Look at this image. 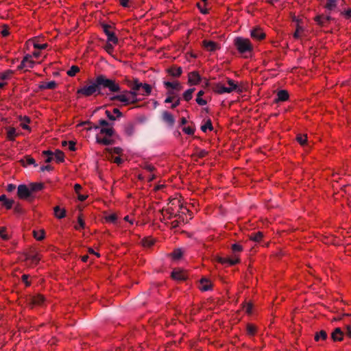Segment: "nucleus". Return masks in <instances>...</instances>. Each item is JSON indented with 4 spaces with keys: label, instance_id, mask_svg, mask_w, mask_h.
Returning a JSON list of instances; mask_svg holds the SVG:
<instances>
[{
    "label": "nucleus",
    "instance_id": "f257e3e1",
    "mask_svg": "<svg viewBox=\"0 0 351 351\" xmlns=\"http://www.w3.org/2000/svg\"><path fill=\"white\" fill-rule=\"evenodd\" d=\"M77 93L84 97L91 95H104L100 90L99 84H97V76L95 80H90L87 85H85L77 90Z\"/></svg>",
    "mask_w": 351,
    "mask_h": 351
},
{
    "label": "nucleus",
    "instance_id": "f03ea898",
    "mask_svg": "<svg viewBox=\"0 0 351 351\" xmlns=\"http://www.w3.org/2000/svg\"><path fill=\"white\" fill-rule=\"evenodd\" d=\"M97 84H99L100 90L108 88L111 93L121 92V87L115 80L107 78L104 75H97Z\"/></svg>",
    "mask_w": 351,
    "mask_h": 351
},
{
    "label": "nucleus",
    "instance_id": "7ed1b4c3",
    "mask_svg": "<svg viewBox=\"0 0 351 351\" xmlns=\"http://www.w3.org/2000/svg\"><path fill=\"white\" fill-rule=\"evenodd\" d=\"M234 43L240 53H251L253 51V45L248 38L237 37L234 40Z\"/></svg>",
    "mask_w": 351,
    "mask_h": 351
},
{
    "label": "nucleus",
    "instance_id": "20e7f679",
    "mask_svg": "<svg viewBox=\"0 0 351 351\" xmlns=\"http://www.w3.org/2000/svg\"><path fill=\"white\" fill-rule=\"evenodd\" d=\"M228 84L230 85V87H226L221 84H217L214 88V90L219 94H223L225 93H230L234 90H236L237 92H241V89L238 87L237 84L233 80L228 79Z\"/></svg>",
    "mask_w": 351,
    "mask_h": 351
},
{
    "label": "nucleus",
    "instance_id": "39448f33",
    "mask_svg": "<svg viewBox=\"0 0 351 351\" xmlns=\"http://www.w3.org/2000/svg\"><path fill=\"white\" fill-rule=\"evenodd\" d=\"M101 26L104 32L108 37V42H111L113 44H117L118 38L116 36L114 33L110 30L112 28V26L108 24H102Z\"/></svg>",
    "mask_w": 351,
    "mask_h": 351
},
{
    "label": "nucleus",
    "instance_id": "423d86ee",
    "mask_svg": "<svg viewBox=\"0 0 351 351\" xmlns=\"http://www.w3.org/2000/svg\"><path fill=\"white\" fill-rule=\"evenodd\" d=\"M27 301L28 305L32 308L34 306H42L45 302V298L40 294H37L36 295L29 296V298L27 299Z\"/></svg>",
    "mask_w": 351,
    "mask_h": 351
},
{
    "label": "nucleus",
    "instance_id": "0eeeda50",
    "mask_svg": "<svg viewBox=\"0 0 351 351\" xmlns=\"http://www.w3.org/2000/svg\"><path fill=\"white\" fill-rule=\"evenodd\" d=\"M17 195L21 199H27L32 195L31 190L25 184H20L17 189Z\"/></svg>",
    "mask_w": 351,
    "mask_h": 351
},
{
    "label": "nucleus",
    "instance_id": "6e6552de",
    "mask_svg": "<svg viewBox=\"0 0 351 351\" xmlns=\"http://www.w3.org/2000/svg\"><path fill=\"white\" fill-rule=\"evenodd\" d=\"M24 256L26 260H30L34 264H38L40 260L39 254L33 248L24 253Z\"/></svg>",
    "mask_w": 351,
    "mask_h": 351
},
{
    "label": "nucleus",
    "instance_id": "1a4fd4ad",
    "mask_svg": "<svg viewBox=\"0 0 351 351\" xmlns=\"http://www.w3.org/2000/svg\"><path fill=\"white\" fill-rule=\"evenodd\" d=\"M32 56L29 54L26 55L21 64L18 66L19 70L25 69L26 71L29 68H33L34 65V62L31 59Z\"/></svg>",
    "mask_w": 351,
    "mask_h": 351
},
{
    "label": "nucleus",
    "instance_id": "9d476101",
    "mask_svg": "<svg viewBox=\"0 0 351 351\" xmlns=\"http://www.w3.org/2000/svg\"><path fill=\"white\" fill-rule=\"evenodd\" d=\"M121 94L113 95L110 97V101H119L122 102L125 106L129 105L128 96L125 93L121 90Z\"/></svg>",
    "mask_w": 351,
    "mask_h": 351
},
{
    "label": "nucleus",
    "instance_id": "9b49d317",
    "mask_svg": "<svg viewBox=\"0 0 351 351\" xmlns=\"http://www.w3.org/2000/svg\"><path fill=\"white\" fill-rule=\"evenodd\" d=\"M251 37L256 40H261L265 38V34L259 27H255L250 31Z\"/></svg>",
    "mask_w": 351,
    "mask_h": 351
},
{
    "label": "nucleus",
    "instance_id": "f8f14e48",
    "mask_svg": "<svg viewBox=\"0 0 351 351\" xmlns=\"http://www.w3.org/2000/svg\"><path fill=\"white\" fill-rule=\"evenodd\" d=\"M163 84L167 89L175 90L177 91H180L182 89V86L178 81H175L173 82L164 81Z\"/></svg>",
    "mask_w": 351,
    "mask_h": 351
},
{
    "label": "nucleus",
    "instance_id": "ddd939ff",
    "mask_svg": "<svg viewBox=\"0 0 351 351\" xmlns=\"http://www.w3.org/2000/svg\"><path fill=\"white\" fill-rule=\"evenodd\" d=\"M162 120L167 123L170 127H173L175 123V119L173 116L168 111L162 112Z\"/></svg>",
    "mask_w": 351,
    "mask_h": 351
},
{
    "label": "nucleus",
    "instance_id": "4468645a",
    "mask_svg": "<svg viewBox=\"0 0 351 351\" xmlns=\"http://www.w3.org/2000/svg\"><path fill=\"white\" fill-rule=\"evenodd\" d=\"M202 78L197 71H193L189 73V84L191 85L198 84Z\"/></svg>",
    "mask_w": 351,
    "mask_h": 351
},
{
    "label": "nucleus",
    "instance_id": "2eb2a0df",
    "mask_svg": "<svg viewBox=\"0 0 351 351\" xmlns=\"http://www.w3.org/2000/svg\"><path fill=\"white\" fill-rule=\"evenodd\" d=\"M167 72L173 77H178L182 73V69L180 66H172L167 69Z\"/></svg>",
    "mask_w": 351,
    "mask_h": 351
},
{
    "label": "nucleus",
    "instance_id": "dca6fc26",
    "mask_svg": "<svg viewBox=\"0 0 351 351\" xmlns=\"http://www.w3.org/2000/svg\"><path fill=\"white\" fill-rule=\"evenodd\" d=\"M331 19L330 16L317 15L315 17V21L319 26H325Z\"/></svg>",
    "mask_w": 351,
    "mask_h": 351
},
{
    "label": "nucleus",
    "instance_id": "f3484780",
    "mask_svg": "<svg viewBox=\"0 0 351 351\" xmlns=\"http://www.w3.org/2000/svg\"><path fill=\"white\" fill-rule=\"evenodd\" d=\"M331 338L334 341H341L343 339V332L340 328H336L331 334Z\"/></svg>",
    "mask_w": 351,
    "mask_h": 351
},
{
    "label": "nucleus",
    "instance_id": "a211bd4d",
    "mask_svg": "<svg viewBox=\"0 0 351 351\" xmlns=\"http://www.w3.org/2000/svg\"><path fill=\"white\" fill-rule=\"evenodd\" d=\"M0 202H2V205L7 209H10L14 204V201L12 199H8L5 195H0Z\"/></svg>",
    "mask_w": 351,
    "mask_h": 351
},
{
    "label": "nucleus",
    "instance_id": "6ab92c4d",
    "mask_svg": "<svg viewBox=\"0 0 351 351\" xmlns=\"http://www.w3.org/2000/svg\"><path fill=\"white\" fill-rule=\"evenodd\" d=\"M171 278L176 280H185L187 278V276L182 271L173 270L171 272Z\"/></svg>",
    "mask_w": 351,
    "mask_h": 351
},
{
    "label": "nucleus",
    "instance_id": "aec40b11",
    "mask_svg": "<svg viewBox=\"0 0 351 351\" xmlns=\"http://www.w3.org/2000/svg\"><path fill=\"white\" fill-rule=\"evenodd\" d=\"M203 45L208 51H214L219 49V45L215 42L211 40H203Z\"/></svg>",
    "mask_w": 351,
    "mask_h": 351
},
{
    "label": "nucleus",
    "instance_id": "412c9836",
    "mask_svg": "<svg viewBox=\"0 0 351 351\" xmlns=\"http://www.w3.org/2000/svg\"><path fill=\"white\" fill-rule=\"evenodd\" d=\"M289 99V93L285 90H280L277 93V98L274 99L276 103L279 101H285Z\"/></svg>",
    "mask_w": 351,
    "mask_h": 351
},
{
    "label": "nucleus",
    "instance_id": "4be33fe9",
    "mask_svg": "<svg viewBox=\"0 0 351 351\" xmlns=\"http://www.w3.org/2000/svg\"><path fill=\"white\" fill-rule=\"evenodd\" d=\"M124 132L128 136H132L135 133V124L133 123H128L124 127Z\"/></svg>",
    "mask_w": 351,
    "mask_h": 351
},
{
    "label": "nucleus",
    "instance_id": "5701e85b",
    "mask_svg": "<svg viewBox=\"0 0 351 351\" xmlns=\"http://www.w3.org/2000/svg\"><path fill=\"white\" fill-rule=\"evenodd\" d=\"M200 289L203 291H208L211 288V283L210 280L206 278H202L200 280Z\"/></svg>",
    "mask_w": 351,
    "mask_h": 351
},
{
    "label": "nucleus",
    "instance_id": "b1692460",
    "mask_svg": "<svg viewBox=\"0 0 351 351\" xmlns=\"http://www.w3.org/2000/svg\"><path fill=\"white\" fill-rule=\"evenodd\" d=\"M110 125H112V124H110L106 120H105V119H100L99 121V125L90 126L89 128H87L86 130H90L92 128H94L95 130H99L101 128H106V127H108V126H110Z\"/></svg>",
    "mask_w": 351,
    "mask_h": 351
},
{
    "label": "nucleus",
    "instance_id": "393cba45",
    "mask_svg": "<svg viewBox=\"0 0 351 351\" xmlns=\"http://www.w3.org/2000/svg\"><path fill=\"white\" fill-rule=\"evenodd\" d=\"M23 167H26L27 165H34V167H37V164L36 163V160L32 158L30 156H25L24 159L21 160Z\"/></svg>",
    "mask_w": 351,
    "mask_h": 351
},
{
    "label": "nucleus",
    "instance_id": "a878e982",
    "mask_svg": "<svg viewBox=\"0 0 351 351\" xmlns=\"http://www.w3.org/2000/svg\"><path fill=\"white\" fill-rule=\"evenodd\" d=\"M53 210L54 215L58 219H62L66 216V210L61 209L58 206L54 207Z\"/></svg>",
    "mask_w": 351,
    "mask_h": 351
},
{
    "label": "nucleus",
    "instance_id": "bb28decb",
    "mask_svg": "<svg viewBox=\"0 0 351 351\" xmlns=\"http://www.w3.org/2000/svg\"><path fill=\"white\" fill-rule=\"evenodd\" d=\"M114 133V130L112 125L106 128H100V134H105L107 136H112Z\"/></svg>",
    "mask_w": 351,
    "mask_h": 351
},
{
    "label": "nucleus",
    "instance_id": "cd10ccee",
    "mask_svg": "<svg viewBox=\"0 0 351 351\" xmlns=\"http://www.w3.org/2000/svg\"><path fill=\"white\" fill-rule=\"evenodd\" d=\"M96 141L99 144H102L105 145H112L114 143V140L109 139L108 138H100L98 136L96 137Z\"/></svg>",
    "mask_w": 351,
    "mask_h": 351
},
{
    "label": "nucleus",
    "instance_id": "c85d7f7f",
    "mask_svg": "<svg viewBox=\"0 0 351 351\" xmlns=\"http://www.w3.org/2000/svg\"><path fill=\"white\" fill-rule=\"evenodd\" d=\"M128 86L132 90L138 91L143 86V83L140 82L137 79H134L132 82L128 84Z\"/></svg>",
    "mask_w": 351,
    "mask_h": 351
},
{
    "label": "nucleus",
    "instance_id": "c756f323",
    "mask_svg": "<svg viewBox=\"0 0 351 351\" xmlns=\"http://www.w3.org/2000/svg\"><path fill=\"white\" fill-rule=\"evenodd\" d=\"M53 156L57 162H62L64 160V154L60 149L56 150Z\"/></svg>",
    "mask_w": 351,
    "mask_h": 351
},
{
    "label": "nucleus",
    "instance_id": "7c9ffc66",
    "mask_svg": "<svg viewBox=\"0 0 351 351\" xmlns=\"http://www.w3.org/2000/svg\"><path fill=\"white\" fill-rule=\"evenodd\" d=\"M44 188V184L43 183H31L29 184V189L31 190V193L36 192L38 191H41Z\"/></svg>",
    "mask_w": 351,
    "mask_h": 351
},
{
    "label": "nucleus",
    "instance_id": "2f4dec72",
    "mask_svg": "<svg viewBox=\"0 0 351 351\" xmlns=\"http://www.w3.org/2000/svg\"><path fill=\"white\" fill-rule=\"evenodd\" d=\"M17 134L14 128H8L7 129V138L10 141H14Z\"/></svg>",
    "mask_w": 351,
    "mask_h": 351
},
{
    "label": "nucleus",
    "instance_id": "473e14b6",
    "mask_svg": "<svg viewBox=\"0 0 351 351\" xmlns=\"http://www.w3.org/2000/svg\"><path fill=\"white\" fill-rule=\"evenodd\" d=\"M263 237V234L262 232H257L254 233H252L250 236L251 240L255 242H259Z\"/></svg>",
    "mask_w": 351,
    "mask_h": 351
},
{
    "label": "nucleus",
    "instance_id": "72a5a7b5",
    "mask_svg": "<svg viewBox=\"0 0 351 351\" xmlns=\"http://www.w3.org/2000/svg\"><path fill=\"white\" fill-rule=\"evenodd\" d=\"M195 91V88H189L183 93V98L185 101H189L193 97V93Z\"/></svg>",
    "mask_w": 351,
    "mask_h": 351
},
{
    "label": "nucleus",
    "instance_id": "f704fd0d",
    "mask_svg": "<svg viewBox=\"0 0 351 351\" xmlns=\"http://www.w3.org/2000/svg\"><path fill=\"white\" fill-rule=\"evenodd\" d=\"M204 94V92L203 90H199L198 93H197V98H196V102L199 105V106H204L207 104V101L205 100V99H203L202 98V96Z\"/></svg>",
    "mask_w": 351,
    "mask_h": 351
},
{
    "label": "nucleus",
    "instance_id": "c9c22d12",
    "mask_svg": "<svg viewBox=\"0 0 351 351\" xmlns=\"http://www.w3.org/2000/svg\"><path fill=\"white\" fill-rule=\"evenodd\" d=\"M328 335L325 330H321L315 335V340L318 341L319 339L326 340Z\"/></svg>",
    "mask_w": 351,
    "mask_h": 351
},
{
    "label": "nucleus",
    "instance_id": "e433bc0d",
    "mask_svg": "<svg viewBox=\"0 0 351 351\" xmlns=\"http://www.w3.org/2000/svg\"><path fill=\"white\" fill-rule=\"evenodd\" d=\"M43 155L47 156L45 162L49 163L53 159V152L50 150H45L43 152Z\"/></svg>",
    "mask_w": 351,
    "mask_h": 351
},
{
    "label": "nucleus",
    "instance_id": "4c0bfd02",
    "mask_svg": "<svg viewBox=\"0 0 351 351\" xmlns=\"http://www.w3.org/2000/svg\"><path fill=\"white\" fill-rule=\"evenodd\" d=\"M201 130L204 132H206L207 130H209L210 131L213 130L212 121L210 119L206 121L204 125L201 126Z\"/></svg>",
    "mask_w": 351,
    "mask_h": 351
},
{
    "label": "nucleus",
    "instance_id": "58836bf2",
    "mask_svg": "<svg viewBox=\"0 0 351 351\" xmlns=\"http://www.w3.org/2000/svg\"><path fill=\"white\" fill-rule=\"evenodd\" d=\"M141 243L144 247H149L154 245V240L153 239L149 238V237L144 238L141 241Z\"/></svg>",
    "mask_w": 351,
    "mask_h": 351
},
{
    "label": "nucleus",
    "instance_id": "ea45409f",
    "mask_svg": "<svg viewBox=\"0 0 351 351\" xmlns=\"http://www.w3.org/2000/svg\"><path fill=\"white\" fill-rule=\"evenodd\" d=\"M246 330L249 336H254L256 332V328L255 326L248 324L246 326Z\"/></svg>",
    "mask_w": 351,
    "mask_h": 351
},
{
    "label": "nucleus",
    "instance_id": "a19ab883",
    "mask_svg": "<svg viewBox=\"0 0 351 351\" xmlns=\"http://www.w3.org/2000/svg\"><path fill=\"white\" fill-rule=\"evenodd\" d=\"M297 25L295 33L293 34V37L295 38H299L300 37V34L304 31V28L300 25L299 21L296 20Z\"/></svg>",
    "mask_w": 351,
    "mask_h": 351
},
{
    "label": "nucleus",
    "instance_id": "79ce46f5",
    "mask_svg": "<svg viewBox=\"0 0 351 351\" xmlns=\"http://www.w3.org/2000/svg\"><path fill=\"white\" fill-rule=\"evenodd\" d=\"M14 73V71L12 70H6L5 71L0 73V79L1 80H6L10 77V76Z\"/></svg>",
    "mask_w": 351,
    "mask_h": 351
},
{
    "label": "nucleus",
    "instance_id": "37998d69",
    "mask_svg": "<svg viewBox=\"0 0 351 351\" xmlns=\"http://www.w3.org/2000/svg\"><path fill=\"white\" fill-rule=\"evenodd\" d=\"M34 237L38 241H41L45 238V231L43 230L37 232L36 230L33 231Z\"/></svg>",
    "mask_w": 351,
    "mask_h": 351
},
{
    "label": "nucleus",
    "instance_id": "c03bdc74",
    "mask_svg": "<svg viewBox=\"0 0 351 351\" xmlns=\"http://www.w3.org/2000/svg\"><path fill=\"white\" fill-rule=\"evenodd\" d=\"M337 6V0H327L325 8L328 10H332Z\"/></svg>",
    "mask_w": 351,
    "mask_h": 351
},
{
    "label": "nucleus",
    "instance_id": "a18cd8bd",
    "mask_svg": "<svg viewBox=\"0 0 351 351\" xmlns=\"http://www.w3.org/2000/svg\"><path fill=\"white\" fill-rule=\"evenodd\" d=\"M80 71V68L77 66L73 65L70 69L66 72L69 76H75L77 73Z\"/></svg>",
    "mask_w": 351,
    "mask_h": 351
},
{
    "label": "nucleus",
    "instance_id": "49530a36",
    "mask_svg": "<svg viewBox=\"0 0 351 351\" xmlns=\"http://www.w3.org/2000/svg\"><path fill=\"white\" fill-rule=\"evenodd\" d=\"M296 140L301 145H304L306 143L307 136L306 135L298 134Z\"/></svg>",
    "mask_w": 351,
    "mask_h": 351
},
{
    "label": "nucleus",
    "instance_id": "de8ad7c7",
    "mask_svg": "<svg viewBox=\"0 0 351 351\" xmlns=\"http://www.w3.org/2000/svg\"><path fill=\"white\" fill-rule=\"evenodd\" d=\"M106 151L110 154H120L122 153L123 149L119 147H115L112 148H107Z\"/></svg>",
    "mask_w": 351,
    "mask_h": 351
},
{
    "label": "nucleus",
    "instance_id": "09e8293b",
    "mask_svg": "<svg viewBox=\"0 0 351 351\" xmlns=\"http://www.w3.org/2000/svg\"><path fill=\"white\" fill-rule=\"evenodd\" d=\"M5 227H0V237L3 240L7 241L10 239V237L8 234H5Z\"/></svg>",
    "mask_w": 351,
    "mask_h": 351
},
{
    "label": "nucleus",
    "instance_id": "8fccbe9b",
    "mask_svg": "<svg viewBox=\"0 0 351 351\" xmlns=\"http://www.w3.org/2000/svg\"><path fill=\"white\" fill-rule=\"evenodd\" d=\"M206 4L204 3H197V6L198 9L199 10L200 12L203 14H206L208 13V9H206Z\"/></svg>",
    "mask_w": 351,
    "mask_h": 351
},
{
    "label": "nucleus",
    "instance_id": "3c124183",
    "mask_svg": "<svg viewBox=\"0 0 351 351\" xmlns=\"http://www.w3.org/2000/svg\"><path fill=\"white\" fill-rule=\"evenodd\" d=\"M56 86V82L55 81H51L47 82L45 85L41 86L40 88H48V89H53Z\"/></svg>",
    "mask_w": 351,
    "mask_h": 351
},
{
    "label": "nucleus",
    "instance_id": "603ef678",
    "mask_svg": "<svg viewBox=\"0 0 351 351\" xmlns=\"http://www.w3.org/2000/svg\"><path fill=\"white\" fill-rule=\"evenodd\" d=\"M141 88L145 91V93L143 94L144 95H149L152 92V87L148 84H143V86H141Z\"/></svg>",
    "mask_w": 351,
    "mask_h": 351
},
{
    "label": "nucleus",
    "instance_id": "864d4df0",
    "mask_svg": "<svg viewBox=\"0 0 351 351\" xmlns=\"http://www.w3.org/2000/svg\"><path fill=\"white\" fill-rule=\"evenodd\" d=\"M143 168L150 173H153L156 169L154 165L148 162H145Z\"/></svg>",
    "mask_w": 351,
    "mask_h": 351
},
{
    "label": "nucleus",
    "instance_id": "5fc2aeb1",
    "mask_svg": "<svg viewBox=\"0 0 351 351\" xmlns=\"http://www.w3.org/2000/svg\"><path fill=\"white\" fill-rule=\"evenodd\" d=\"M182 256V251L180 249L175 250L172 253V256L174 259H179Z\"/></svg>",
    "mask_w": 351,
    "mask_h": 351
},
{
    "label": "nucleus",
    "instance_id": "6e6d98bb",
    "mask_svg": "<svg viewBox=\"0 0 351 351\" xmlns=\"http://www.w3.org/2000/svg\"><path fill=\"white\" fill-rule=\"evenodd\" d=\"M117 217L115 214H111L106 217V221L110 223H115L117 221Z\"/></svg>",
    "mask_w": 351,
    "mask_h": 351
},
{
    "label": "nucleus",
    "instance_id": "4d7b16f0",
    "mask_svg": "<svg viewBox=\"0 0 351 351\" xmlns=\"http://www.w3.org/2000/svg\"><path fill=\"white\" fill-rule=\"evenodd\" d=\"M179 91H177V90H170V89H167V95L169 97H171L174 99L177 98L179 97L178 93Z\"/></svg>",
    "mask_w": 351,
    "mask_h": 351
},
{
    "label": "nucleus",
    "instance_id": "13d9d810",
    "mask_svg": "<svg viewBox=\"0 0 351 351\" xmlns=\"http://www.w3.org/2000/svg\"><path fill=\"white\" fill-rule=\"evenodd\" d=\"M24 123H21V125L24 130H30L29 125L27 124L30 122V119L28 117L23 118Z\"/></svg>",
    "mask_w": 351,
    "mask_h": 351
},
{
    "label": "nucleus",
    "instance_id": "bf43d9fd",
    "mask_svg": "<svg viewBox=\"0 0 351 351\" xmlns=\"http://www.w3.org/2000/svg\"><path fill=\"white\" fill-rule=\"evenodd\" d=\"M77 221H78L79 226H75V228L76 230H79L80 228H85L84 221V219H82V217L80 215L77 218Z\"/></svg>",
    "mask_w": 351,
    "mask_h": 351
},
{
    "label": "nucleus",
    "instance_id": "052dcab7",
    "mask_svg": "<svg viewBox=\"0 0 351 351\" xmlns=\"http://www.w3.org/2000/svg\"><path fill=\"white\" fill-rule=\"evenodd\" d=\"M32 42H33L34 47L37 49L43 50V49H46L48 46L47 44H46V43L39 44V43L34 42V40Z\"/></svg>",
    "mask_w": 351,
    "mask_h": 351
},
{
    "label": "nucleus",
    "instance_id": "680f3d73",
    "mask_svg": "<svg viewBox=\"0 0 351 351\" xmlns=\"http://www.w3.org/2000/svg\"><path fill=\"white\" fill-rule=\"evenodd\" d=\"M232 250L234 252H241L243 250V247H242V245H239L238 243H234L232 245Z\"/></svg>",
    "mask_w": 351,
    "mask_h": 351
},
{
    "label": "nucleus",
    "instance_id": "e2e57ef3",
    "mask_svg": "<svg viewBox=\"0 0 351 351\" xmlns=\"http://www.w3.org/2000/svg\"><path fill=\"white\" fill-rule=\"evenodd\" d=\"M183 132L189 135H193L195 132V128L191 127H184L182 129Z\"/></svg>",
    "mask_w": 351,
    "mask_h": 351
},
{
    "label": "nucleus",
    "instance_id": "0e129e2a",
    "mask_svg": "<svg viewBox=\"0 0 351 351\" xmlns=\"http://www.w3.org/2000/svg\"><path fill=\"white\" fill-rule=\"evenodd\" d=\"M244 310L247 314H251L252 312V304L247 303L244 306Z\"/></svg>",
    "mask_w": 351,
    "mask_h": 351
},
{
    "label": "nucleus",
    "instance_id": "69168bd1",
    "mask_svg": "<svg viewBox=\"0 0 351 351\" xmlns=\"http://www.w3.org/2000/svg\"><path fill=\"white\" fill-rule=\"evenodd\" d=\"M1 34L4 37L8 36L10 34L8 27L6 25H4L1 32Z\"/></svg>",
    "mask_w": 351,
    "mask_h": 351
},
{
    "label": "nucleus",
    "instance_id": "338daca9",
    "mask_svg": "<svg viewBox=\"0 0 351 351\" xmlns=\"http://www.w3.org/2000/svg\"><path fill=\"white\" fill-rule=\"evenodd\" d=\"M180 100H181V98L180 97L176 98L174 100H173V103L172 104L171 108L172 109H174L176 108L177 106H178L180 104Z\"/></svg>",
    "mask_w": 351,
    "mask_h": 351
},
{
    "label": "nucleus",
    "instance_id": "774afa93",
    "mask_svg": "<svg viewBox=\"0 0 351 351\" xmlns=\"http://www.w3.org/2000/svg\"><path fill=\"white\" fill-rule=\"evenodd\" d=\"M239 262V258H227V263L230 265H234L235 264L238 263Z\"/></svg>",
    "mask_w": 351,
    "mask_h": 351
}]
</instances>
